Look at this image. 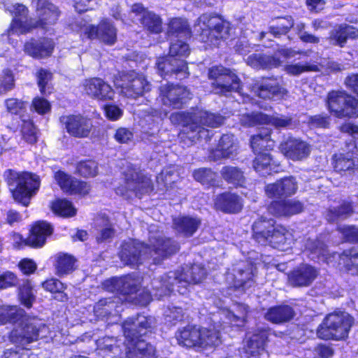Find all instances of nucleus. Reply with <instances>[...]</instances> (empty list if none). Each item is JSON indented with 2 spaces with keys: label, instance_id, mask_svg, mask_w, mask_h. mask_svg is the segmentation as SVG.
Returning a JSON list of instances; mask_svg holds the SVG:
<instances>
[{
  "label": "nucleus",
  "instance_id": "obj_55",
  "mask_svg": "<svg viewBox=\"0 0 358 358\" xmlns=\"http://www.w3.org/2000/svg\"><path fill=\"white\" fill-rule=\"evenodd\" d=\"M189 45L184 41L178 39L176 42H171L170 45L169 57L176 58L186 57L189 54Z\"/></svg>",
  "mask_w": 358,
  "mask_h": 358
},
{
  "label": "nucleus",
  "instance_id": "obj_47",
  "mask_svg": "<svg viewBox=\"0 0 358 358\" xmlns=\"http://www.w3.org/2000/svg\"><path fill=\"white\" fill-rule=\"evenodd\" d=\"M19 299L22 304L27 308H30L35 301L36 296L33 287L29 280L24 281L19 288Z\"/></svg>",
  "mask_w": 358,
  "mask_h": 358
},
{
  "label": "nucleus",
  "instance_id": "obj_22",
  "mask_svg": "<svg viewBox=\"0 0 358 358\" xmlns=\"http://www.w3.org/2000/svg\"><path fill=\"white\" fill-rule=\"evenodd\" d=\"M139 284L138 278H135L134 275H128L107 280L103 283V287L108 292H119L122 294H130L138 291L137 286Z\"/></svg>",
  "mask_w": 358,
  "mask_h": 358
},
{
  "label": "nucleus",
  "instance_id": "obj_56",
  "mask_svg": "<svg viewBox=\"0 0 358 358\" xmlns=\"http://www.w3.org/2000/svg\"><path fill=\"white\" fill-rule=\"evenodd\" d=\"M98 166L94 161L81 162L77 166L78 172L84 177H93L97 173Z\"/></svg>",
  "mask_w": 358,
  "mask_h": 358
},
{
  "label": "nucleus",
  "instance_id": "obj_17",
  "mask_svg": "<svg viewBox=\"0 0 358 358\" xmlns=\"http://www.w3.org/2000/svg\"><path fill=\"white\" fill-rule=\"evenodd\" d=\"M208 78L215 80L212 85L213 90L215 94L237 92L240 89V80L236 75L222 66L210 68Z\"/></svg>",
  "mask_w": 358,
  "mask_h": 358
},
{
  "label": "nucleus",
  "instance_id": "obj_9",
  "mask_svg": "<svg viewBox=\"0 0 358 358\" xmlns=\"http://www.w3.org/2000/svg\"><path fill=\"white\" fill-rule=\"evenodd\" d=\"M303 250L310 259H322L328 264L332 262L331 259L339 258L340 264H344L352 274H358V247H354L350 251L344 252L341 255L337 253L329 254L322 243L308 238L304 243Z\"/></svg>",
  "mask_w": 358,
  "mask_h": 358
},
{
  "label": "nucleus",
  "instance_id": "obj_37",
  "mask_svg": "<svg viewBox=\"0 0 358 358\" xmlns=\"http://www.w3.org/2000/svg\"><path fill=\"white\" fill-rule=\"evenodd\" d=\"M56 273L62 276L71 273L75 269V258L68 254L59 253L55 257Z\"/></svg>",
  "mask_w": 358,
  "mask_h": 358
},
{
  "label": "nucleus",
  "instance_id": "obj_3",
  "mask_svg": "<svg viewBox=\"0 0 358 358\" xmlns=\"http://www.w3.org/2000/svg\"><path fill=\"white\" fill-rule=\"evenodd\" d=\"M170 120L173 124L182 126L180 138L184 141L187 138L191 143L208 137L209 131L206 127H217L224 122V118L221 115L200 109L187 113H173L171 115Z\"/></svg>",
  "mask_w": 358,
  "mask_h": 358
},
{
  "label": "nucleus",
  "instance_id": "obj_20",
  "mask_svg": "<svg viewBox=\"0 0 358 358\" xmlns=\"http://www.w3.org/2000/svg\"><path fill=\"white\" fill-rule=\"evenodd\" d=\"M83 90L90 97L100 101L111 100L115 94L111 86L99 78L85 80Z\"/></svg>",
  "mask_w": 358,
  "mask_h": 358
},
{
  "label": "nucleus",
  "instance_id": "obj_51",
  "mask_svg": "<svg viewBox=\"0 0 358 358\" xmlns=\"http://www.w3.org/2000/svg\"><path fill=\"white\" fill-rule=\"evenodd\" d=\"M268 120V115L262 113H252L251 114H243L240 119L243 125L252 127L256 124H263V122Z\"/></svg>",
  "mask_w": 358,
  "mask_h": 358
},
{
  "label": "nucleus",
  "instance_id": "obj_58",
  "mask_svg": "<svg viewBox=\"0 0 358 358\" xmlns=\"http://www.w3.org/2000/svg\"><path fill=\"white\" fill-rule=\"evenodd\" d=\"M22 134L24 139L30 144L37 141L36 129L31 121H24L22 127Z\"/></svg>",
  "mask_w": 358,
  "mask_h": 358
},
{
  "label": "nucleus",
  "instance_id": "obj_39",
  "mask_svg": "<svg viewBox=\"0 0 358 358\" xmlns=\"http://www.w3.org/2000/svg\"><path fill=\"white\" fill-rule=\"evenodd\" d=\"M117 341L112 337H104L96 341L98 350L106 358H121L115 355L121 354V349L119 345H115Z\"/></svg>",
  "mask_w": 358,
  "mask_h": 358
},
{
  "label": "nucleus",
  "instance_id": "obj_57",
  "mask_svg": "<svg viewBox=\"0 0 358 358\" xmlns=\"http://www.w3.org/2000/svg\"><path fill=\"white\" fill-rule=\"evenodd\" d=\"M43 287L48 292L60 294V300L66 299V295L63 294L66 287L59 280L55 278L49 279L43 283Z\"/></svg>",
  "mask_w": 358,
  "mask_h": 358
},
{
  "label": "nucleus",
  "instance_id": "obj_61",
  "mask_svg": "<svg viewBox=\"0 0 358 358\" xmlns=\"http://www.w3.org/2000/svg\"><path fill=\"white\" fill-rule=\"evenodd\" d=\"M14 78L10 70L6 69L0 76V93H5L13 89Z\"/></svg>",
  "mask_w": 358,
  "mask_h": 358
},
{
  "label": "nucleus",
  "instance_id": "obj_28",
  "mask_svg": "<svg viewBox=\"0 0 358 358\" xmlns=\"http://www.w3.org/2000/svg\"><path fill=\"white\" fill-rule=\"evenodd\" d=\"M52 233L51 225L43 221L37 222L31 228L30 234L26 239L27 245L41 248L44 245L48 236Z\"/></svg>",
  "mask_w": 358,
  "mask_h": 358
},
{
  "label": "nucleus",
  "instance_id": "obj_16",
  "mask_svg": "<svg viewBox=\"0 0 358 358\" xmlns=\"http://www.w3.org/2000/svg\"><path fill=\"white\" fill-rule=\"evenodd\" d=\"M117 89L127 97L136 98L150 90V85L143 76L135 72L120 74L114 81Z\"/></svg>",
  "mask_w": 358,
  "mask_h": 358
},
{
  "label": "nucleus",
  "instance_id": "obj_32",
  "mask_svg": "<svg viewBox=\"0 0 358 358\" xmlns=\"http://www.w3.org/2000/svg\"><path fill=\"white\" fill-rule=\"evenodd\" d=\"M243 206L241 198L231 192L220 194L215 201V208L225 213H238L242 209Z\"/></svg>",
  "mask_w": 358,
  "mask_h": 358
},
{
  "label": "nucleus",
  "instance_id": "obj_63",
  "mask_svg": "<svg viewBox=\"0 0 358 358\" xmlns=\"http://www.w3.org/2000/svg\"><path fill=\"white\" fill-rule=\"evenodd\" d=\"M292 120L285 116H268V120L263 122V124H271L275 128H285L291 124Z\"/></svg>",
  "mask_w": 358,
  "mask_h": 358
},
{
  "label": "nucleus",
  "instance_id": "obj_41",
  "mask_svg": "<svg viewBox=\"0 0 358 358\" xmlns=\"http://www.w3.org/2000/svg\"><path fill=\"white\" fill-rule=\"evenodd\" d=\"M273 166L270 155L266 152L258 153L253 162L255 170L262 176L270 174Z\"/></svg>",
  "mask_w": 358,
  "mask_h": 358
},
{
  "label": "nucleus",
  "instance_id": "obj_14",
  "mask_svg": "<svg viewBox=\"0 0 358 358\" xmlns=\"http://www.w3.org/2000/svg\"><path fill=\"white\" fill-rule=\"evenodd\" d=\"M72 29L87 38H98L108 45L114 44L117 38L116 29L106 20H102L97 27L80 20L72 26Z\"/></svg>",
  "mask_w": 358,
  "mask_h": 358
},
{
  "label": "nucleus",
  "instance_id": "obj_6",
  "mask_svg": "<svg viewBox=\"0 0 358 358\" xmlns=\"http://www.w3.org/2000/svg\"><path fill=\"white\" fill-rule=\"evenodd\" d=\"M206 271L198 265L191 268L169 272L159 278H154L152 281L153 295L157 299L169 294L173 289L174 283L178 284V292L181 294L187 292V286L191 283H198L205 277Z\"/></svg>",
  "mask_w": 358,
  "mask_h": 358
},
{
  "label": "nucleus",
  "instance_id": "obj_7",
  "mask_svg": "<svg viewBox=\"0 0 358 358\" xmlns=\"http://www.w3.org/2000/svg\"><path fill=\"white\" fill-rule=\"evenodd\" d=\"M273 220L260 219L252 226L253 236L260 244L268 243L273 248L287 251L292 248L294 237L291 231L278 225L274 226Z\"/></svg>",
  "mask_w": 358,
  "mask_h": 358
},
{
  "label": "nucleus",
  "instance_id": "obj_38",
  "mask_svg": "<svg viewBox=\"0 0 358 358\" xmlns=\"http://www.w3.org/2000/svg\"><path fill=\"white\" fill-rule=\"evenodd\" d=\"M330 38L335 44L342 47L348 38H358V29L351 26L342 24L331 33Z\"/></svg>",
  "mask_w": 358,
  "mask_h": 358
},
{
  "label": "nucleus",
  "instance_id": "obj_5",
  "mask_svg": "<svg viewBox=\"0 0 358 358\" xmlns=\"http://www.w3.org/2000/svg\"><path fill=\"white\" fill-rule=\"evenodd\" d=\"M47 329L48 327L36 317L24 319L10 334V341L18 345L16 346L18 350L8 349L1 358H29V350L24 346L36 341L40 336H45Z\"/></svg>",
  "mask_w": 358,
  "mask_h": 358
},
{
  "label": "nucleus",
  "instance_id": "obj_12",
  "mask_svg": "<svg viewBox=\"0 0 358 358\" xmlns=\"http://www.w3.org/2000/svg\"><path fill=\"white\" fill-rule=\"evenodd\" d=\"M194 31L200 32L204 43L217 46L220 39L226 38L229 35V23L216 16L204 14L198 19Z\"/></svg>",
  "mask_w": 358,
  "mask_h": 358
},
{
  "label": "nucleus",
  "instance_id": "obj_30",
  "mask_svg": "<svg viewBox=\"0 0 358 358\" xmlns=\"http://www.w3.org/2000/svg\"><path fill=\"white\" fill-rule=\"evenodd\" d=\"M131 13L140 16L141 23L152 33H159L162 30V21L154 13L145 10L141 3H135L131 7Z\"/></svg>",
  "mask_w": 358,
  "mask_h": 358
},
{
  "label": "nucleus",
  "instance_id": "obj_60",
  "mask_svg": "<svg viewBox=\"0 0 358 358\" xmlns=\"http://www.w3.org/2000/svg\"><path fill=\"white\" fill-rule=\"evenodd\" d=\"M294 26V20L291 16H287L281 19L276 27H271V31L275 35H279L287 33Z\"/></svg>",
  "mask_w": 358,
  "mask_h": 358
},
{
  "label": "nucleus",
  "instance_id": "obj_48",
  "mask_svg": "<svg viewBox=\"0 0 358 358\" xmlns=\"http://www.w3.org/2000/svg\"><path fill=\"white\" fill-rule=\"evenodd\" d=\"M353 165L355 161L348 155L336 154L334 156V168L337 172L352 171Z\"/></svg>",
  "mask_w": 358,
  "mask_h": 358
},
{
  "label": "nucleus",
  "instance_id": "obj_25",
  "mask_svg": "<svg viewBox=\"0 0 358 358\" xmlns=\"http://www.w3.org/2000/svg\"><path fill=\"white\" fill-rule=\"evenodd\" d=\"M54 44L51 39H31L24 45V52L35 59H43L51 55Z\"/></svg>",
  "mask_w": 358,
  "mask_h": 358
},
{
  "label": "nucleus",
  "instance_id": "obj_29",
  "mask_svg": "<svg viewBox=\"0 0 358 358\" xmlns=\"http://www.w3.org/2000/svg\"><path fill=\"white\" fill-rule=\"evenodd\" d=\"M245 268V269L243 270V266H239L234 268L233 271L236 273H228L227 278L228 281L230 280L233 281L234 287L246 290L254 284L255 270L251 265H247Z\"/></svg>",
  "mask_w": 358,
  "mask_h": 358
},
{
  "label": "nucleus",
  "instance_id": "obj_44",
  "mask_svg": "<svg viewBox=\"0 0 358 358\" xmlns=\"http://www.w3.org/2000/svg\"><path fill=\"white\" fill-rule=\"evenodd\" d=\"M352 208L350 203H343L338 208L331 207L327 213V219L329 222H334L337 220L345 219L351 215Z\"/></svg>",
  "mask_w": 358,
  "mask_h": 358
},
{
  "label": "nucleus",
  "instance_id": "obj_45",
  "mask_svg": "<svg viewBox=\"0 0 358 358\" xmlns=\"http://www.w3.org/2000/svg\"><path fill=\"white\" fill-rule=\"evenodd\" d=\"M221 173L223 178L234 185L242 186L245 182L243 172L236 167H224Z\"/></svg>",
  "mask_w": 358,
  "mask_h": 358
},
{
  "label": "nucleus",
  "instance_id": "obj_64",
  "mask_svg": "<svg viewBox=\"0 0 358 358\" xmlns=\"http://www.w3.org/2000/svg\"><path fill=\"white\" fill-rule=\"evenodd\" d=\"M338 230L346 241L358 242V228L354 226H340Z\"/></svg>",
  "mask_w": 358,
  "mask_h": 358
},
{
  "label": "nucleus",
  "instance_id": "obj_1",
  "mask_svg": "<svg viewBox=\"0 0 358 358\" xmlns=\"http://www.w3.org/2000/svg\"><path fill=\"white\" fill-rule=\"evenodd\" d=\"M38 20L33 22L28 19V9L22 4L13 5L11 13L13 20L8 30V36L14 34H24L34 27L48 29V26L55 24L59 17V8L49 0H36L32 5Z\"/></svg>",
  "mask_w": 358,
  "mask_h": 358
},
{
  "label": "nucleus",
  "instance_id": "obj_13",
  "mask_svg": "<svg viewBox=\"0 0 358 358\" xmlns=\"http://www.w3.org/2000/svg\"><path fill=\"white\" fill-rule=\"evenodd\" d=\"M327 105L330 113L337 117L358 116V100L344 92H329Z\"/></svg>",
  "mask_w": 358,
  "mask_h": 358
},
{
  "label": "nucleus",
  "instance_id": "obj_33",
  "mask_svg": "<svg viewBox=\"0 0 358 358\" xmlns=\"http://www.w3.org/2000/svg\"><path fill=\"white\" fill-rule=\"evenodd\" d=\"M269 213L276 217L290 216L303 210V205L295 200L273 201L268 208Z\"/></svg>",
  "mask_w": 358,
  "mask_h": 358
},
{
  "label": "nucleus",
  "instance_id": "obj_10",
  "mask_svg": "<svg viewBox=\"0 0 358 358\" xmlns=\"http://www.w3.org/2000/svg\"><path fill=\"white\" fill-rule=\"evenodd\" d=\"M176 338L180 345L186 347L206 348L217 346L221 343L220 332L215 327L207 329L187 326L176 334Z\"/></svg>",
  "mask_w": 358,
  "mask_h": 358
},
{
  "label": "nucleus",
  "instance_id": "obj_2",
  "mask_svg": "<svg viewBox=\"0 0 358 358\" xmlns=\"http://www.w3.org/2000/svg\"><path fill=\"white\" fill-rule=\"evenodd\" d=\"M150 245H145L138 241L131 240L122 245L120 259L125 264L134 266L143 259L152 257L153 262L158 264L163 258L176 252L178 245L171 239L151 236Z\"/></svg>",
  "mask_w": 358,
  "mask_h": 358
},
{
  "label": "nucleus",
  "instance_id": "obj_8",
  "mask_svg": "<svg viewBox=\"0 0 358 358\" xmlns=\"http://www.w3.org/2000/svg\"><path fill=\"white\" fill-rule=\"evenodd\" d=\"M4 177L14 199L24 206H28L30 199L39 189V177L31 173L13 170L5 171Z\"/></svg>",
  "mask_w": 358,
  "mask_h": 358
},
{
  "label": "nucleus",
  "instance_id": "obj_62",
  "mask_svg": "<svg viewBox=\"0 0 358 358\" xmlns=\"http://www.w3.org/2000/svg\"><path fill=\"white\" fill-rule=\"evenodd\" d=\"M17 283V278L15 273L10 271L0 272V289L15 286Z\"/></svg>",
  "mask_w": 358,
  "mask_h": 358
},
{
  "label": "nucleus",
  "instance_id": "obj_35",
  "mask_svg": "<svg viewBox=\"0 0 358 358\" xmlns=\"http://www.w3.org/2000/svg\"><path fill=\"white\" fill-rule=\"evenodd\" d=\"M201 224L199 219L189 216H180L173 219L174 228L185 236H191Z\"/></svg>",
  "mask_w": 358,
  "mask_h": 358
},
{
  "label": "nucleus",
  "instance_id": "obj_18",
  "mask_svg": "<svg viewBox=\"0 0 358 358\" xmlns=\"http://www.w3.org/2000/svg\"><path fill=\"white\" fill-rule=\"evenodd\" d=\"M60 122L70 135L80 138L89 136L93 127L92 120L81 115H64Z\"/></svg>",
  "mask_w": 358,
  "mask_h": 358
},
{
  "label": "nucleus",
  "instance_id": "obj_59",
  "mask_svg": "<svg viewBox=\"0 0 358 358\" xmlns=\"http://www.w3.org/2000/svg\"><path fill=\"white\" fill-rule=\"evenodd\" d=\"M196 180L203 184H210L215 179V173L208 169H199L194 172Z\"/></svg>",
  "mask_w": 358,
  "mask_h": 358
},
{
  "label": "nucleus",
  "instance_id": "obj_19",
  "mask_svg": "<svg viewBox=\"0 0 358 358\" xmlns=\"http://www.w3.org/2000/svg\"><path fill=\"white\" fill-rule=\"evenodd\" d=\"M189 96V91L183 86L167 85L160 88L161 100L167 107L173 108L181 107Z\"/></svg>",
  "mask_w": 358,
  "mask_h": 358
},
{
  "label": "nucleus",
  "instance_id": "obj_21",
  "mask_svg": "<svg viewBox=\"0 0 358 358\" xmlns=\"http://www.w3.org/2000/svg\"><path fill=\"white\" fill-rule=\"evenodd\" d=\"M281 152L293 161H301L308 157L310 146L306 141L298 138H289L280 145Z\"/></svg>",
  "mask_w": 358,
  "mask_h": 358
},
{
  "label": "nucleus",
  "instance_id": "obj_27",
  "mask_svg": "<svg viewBox=\"0 0 358 358\" xmlns=\"http://www.w3.org/2000/svg\"><path fill=\"white\" fill-rule=\"evenodd\" d=\"M317 274L318 272L314 267L303 264L289 273L288 280L293 286H308L315 279Z\"/></svg>",
  "mask_w": 358,
  "mask_h": 358
},
{
  "label": "nucleus",
  "instance_id": "obj_36",
  "mask_svg": "<svg viewBox=\"0 0 358 358\" xmlns=\"http://www.w3.org/2000/svg\"><path fill=\"white\" fill-rule=\"evenodd\" d=\"M294 316L292 308L288 306H280L268 309L265 315V318L275 324L285 322L291 320Z\"/></svg>",
  "mask_w": 358,
  "mask_h": 358
},
{
  "label": "nucleus",
  "instance_id": "obj_34",
  "mask_svg": "<svg viewBox=\"0 0 358 358\" xmlns=\"http://www.w3.org/2000/svg\"><path fill=\"white\" fill-rule=\"evenodd\" d=\"M248 65L254 69H272L282 65V61L277 56L262 55L253 54L250 55L246 60Z\"/></svg>",
  "mask_w": 358,
  "mask_h": 358
},
{
  "label": "nucleus",
  "instance_id": "obj_23",
  "mask_svg": "<svg viewBox=\"0 0 358 358\" xmlns=\"http://www.w3.org/2000/svg\"><path fill=\"white\" fill-rule=\"evenodd\" d=\"M157 67L159 73L162 77L175 73L178 76L181 74L182 76H179V78L182 79L188 74L187 72V64L184 60L172 58L169 56L159 58L157 62Z\"/></svg>",
  "mask_w": 358,
  "mask_h": 358
},
{
  "label": "nucleus",
  "instance_id": "obj_49",
  "mask_svg": "<svg viewBox=\"0 0 358 358\" xmlns=\"http://www.w3.org/2000/svg\"><path fill=\"white\" fill-rule=\"evenodd\" d=\"M116 303L108 299L100 300L94 306V311L99 317H104L108 315H112L113 311L118 312L116 309Z\"/></svg>",
  "mask_w": 358,
  "mask_h": 358
},
{
  "label": "nucleus",
  "instance_id": "obj_40",
  "mask_svg": "<svg viewBox=\"0 0 358 358\" xmlns=\"http://www.w3.org/2000/svg\"><path fill=\"white\" fill-rule=\"evenodd\" d=\"M250 145L255 154L262 153V151L268 150L273 148L274 142L270 139V131L266 129L264 134H258L252 136Z\"/></svg>",
  "mask_w": 358,
  "mask_h": 358
},
{
  "label": "nucleus",
  "instance_id": "obj_24",
  "mask_svg": "<svg viewBox=\"0 0 358 358\" xmlns=\"http://www.w3.org/2000/svg\"><path fill=\"white\" fill-rule=\"evenodd\" d=\"M298 189L297 182L293 177H287L266 186V195L271 198H280L294 194Z\"/></svg>",
  "mask_w": 358,
  "mask_h": 358
},
{
  "label": "nucleus",
  "instance_id": "obj_54",
  "mask_svg": "<svg viewBox=\"0 0 358 358\" xmlns=\"http://www.w3.org/2000/svg\"><path fill=\"white\" fill-rule=\"evenodd\" d=\"M238 308L241 311L240 315H236L229 310H222L219 313L220 315H224L226 318L234 325L241 326L245 321V316L248 313V307L243 305L239 306Z\"/></svg>",
  "mask_w": 358,
  "mask_h": 358
},
{
  "label": "nucleus",
  "instance_id": "obj_31",
  "mask_svg": "<svg viewBox=\"0 0 358 358\" xmlns=\"http://www.w3.org/2000/svg\"><path fill=\"white\" fill-rule=\"evenodd\" d=\"M254 92L260 98L271 99L275 96H283L287 94V90L279 85L275 79H264L260 84L253 87Z\"/></svg>",
  "mask_w": 358,
  "mask_h": 358
},
{
  "label": "nucleus",
  "instance_id": "obj_53",
  "mask_svg": "<svg viewBox=\"0 0 358 358\" xmlns=\"http://www.w3.org/2000/svg\"><path fill=\"white\" fill-rule=\"evenodd\" d=\"M55 179L60 188L66 193L72 191L74 182L76 180L63 171H59L55 173Z\"/></svg>",
  "mask_w": 358,
  "mask_h": 358
},
{
  "label": "nucleus",
  "instance_id": "obj_4",
  "mask_svg": "<svg viewBox=\"0 0 358 358\" xmlns=\"http://www.w3.org/2000/svg\"><path fill=\"white\" fill-rule=\"evenodd\" d=\"M154 323L153 317L143 315L136 318H129L123 323L122 329L127 341L125 354L127 358H153L155 348L139 339V336L145 334Z\"/></svg>",
  "mask_w": 358,
  "mask_h": 358
},
{
  "label": "nucleus",
  "instance_id": "obj_52",
  "mask_svg": "<svg viewBox=\"0 0 358 358\" xmlns=\"http://www.w3.org/2000/svg\"><path fill=\"white\" fill-rule=\"evenodd\" d=\"M20 309L17 306L3 305L0 306V324L14 320Z\"/></svg>",
  "mask_w": 358,
  "mask_h": 358
},
{
  "label": "nucleus",
  "instance_id": "obj_46",
  "mask_svg": "<svg viewBox=\"0 0 358 358\" xmlns=\"http://www.w3.org/2000/svg\"><path fill=\"white\" fill-rule=\"evenodd\" d=\"M283 70L290 76H299L304 72L317 71L319 69L315 64L308 63H289L286 64Z\"/></svg>",
  "mask_w": 358,
  "mask_h": 358
},
{
  "label": "nucleus",
  "instance_id": "obj_11",
  "mask_svg": "<svg viewBox=\"0 0 358 358\" xmlns=\"http://www.w3.org/2000/svg\"><path fill=\"white\" fill-rule=\"evenodd\" d=\"M352 317L345 312L329 314L320 325L317 334L319 338L329 340L345 338L352 325Z\"/></svg>",
  "mask_w": 358,
  "mask_h": 358
},
{
  "label": "nucleus",
  "instance_id": "obj_26",
  "mask_svg": "<svg viewBox=\"0 0 358 358\" xmlns=\"http://www.w3.org/2000/svg\"><path fill=\"white\" fill-rule=\"evenodd\" d=\"M237 149L234 135L225 134L220 138L217 148L211 152L209 157L213 160L229 158L236 154Z\"/></svg>",
  "mask_w": 358,
  "mask_h": 358
},
{
  "label": "nucleus",
  "instance_id": "obj_50",
  "mask_svg": "<svg viewBox=\"0 0 358 358\" xmlns=\"http://www.w3.org/2000/svg\"><path fill=\"white\" fill-rule=\"evenodd\" d=\"M96 224L99 227L98 230H100V235L97 236V240L104 241L112 236L113 234V229L109 222L108 217L104 215L97 217L96 220Z\"/></svg>",
  "mask_w": 358,
  "mask_h": 358
},
{
  "label": "nucleus",
  "instance_id": "obj_43",
  "mask_svg": "<svg viewBox=\"0 0 358 358\" xmlns=\"http://www.w3.org/2000/svg\"><path fill=\"white\" fill-rule=\"evenodd\" d=\"M51 209L54 213L62 217H72L76 214V209L66 199H55L51 203Z\"/></svg>",
  "mask_w": 358,
  "mask_h": 358
},
{
  "label": "nucleus",
  "instance_id": "obj_42",
  "mask_svg": "<svg viewBox=\"0 0 358 358\" xmlns=\"http://www.w3.org/2000/svg\"><path fill=\"white\" fill-rule=\"evenodd\" d=\"M169 34L181 38L189 37L190 31L187 21L180 18L171 20L169 25Z\"/></svg>",
  "mask_w": 358,
  "mask_h": 358
},
{
  "label": "nucleus",
  "instance_id": "obj_15",
  "mask_svg": "<svg viewBox=\"0 0 358 358\" xmlns=\"http://www.w3.org/2000/svg\"><path fill=\"white\" fill-rule=\"evenodd\" d=\"M152 190V185L150 178L143 175L136 167H131L125 173L124 185L115 189L117 194L127 196L129 192L136 195L149 193Z\"/></svg>",
  "mask_w": 358,
  "mask_h": 358
}]
</instances>
